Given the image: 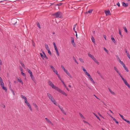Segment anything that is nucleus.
<instances>
[{"label":"nucleus","instance_id":"nucleus-49","mask_svg":"<svg viewBox=\"0 0 130 130\" xmlns=\"http://www.w3.org/2000/svg\"><path fill=\"white\" fill-rule=\"evenodd\" d=\"M62 3H59L58 4H57L56 5V6H60L61 5Z\"/></svg>","mask_w":130,"mask_h":130},{"label":"nucleus","instance_id":"nucleus-64","mask_svg":"<svg viewBox=\"0 0 130 130\" xmlns=\"http://www.w3.org/2000/svg\"><path fill=\"white\" fill-rule=\"evenodd\" d=\"M98 115L100 117H103L102 116V115H101V114L99 112L98 113Z\"/></svg>","mask_w":130,"mask_h":130},{"label":"nucleus","instance_id":"nucleus-55","mask_svg":"<svg viewBox=\"0 0 130 130\" xmlns=\"http://www.w3.org/2000/svg\"><path fill=\"white\" fill-rule=\"evenodd\" d=\"M79 60L81 62H84L83 60L82 59L80 58H79Z\"/></svg>","mask_w":130,"mask_h":130},{"label":"nucleus","instance_id":"nucleus-22","mask_svg":"<svg viewBox=\"0 0 130 130\" xmlns=\"http://www.w3.org/2000/svg\"><path fill=\"white\" fill-rule=\"evenodd\" d=\"M111 40L115 44H116V42L115 41V40L114 39V38L113 37H111Z\"/></svg>","mask_w":130,"mask_h":130},{"label":"nucleus","instance_id":"nucleus-1","mask_svg":"<svg viewBox=\"0 0 130 130\" xmlns=\"http://www.w3.org/2000/svg\"><path fill=\"white\" fill-rule=\"evenodd\" d=\"M48 83L52 87V88L58 91L59 92L61 93L64 95H65L66 96L67 95V94L61 90L60 89L56 86H55L53 83L50 81L49 80L48 81Z\"/></svg>","mask_w":130,"mask_h":130},{"label":"nucleus","instance_id":"nucleus-28","mask_svg":"<svg viewBox=\"0 0 130 130\" xmlns=\"http://www.w3.org/2000/svg\"><path fill=\"white\" fill-rule=\"evenodd\" d=\"M112 118L113 119V120L115 121V122L117 124H119L118 122L117 121V120L113 117H112Z\"/></svg>","mask_w":130,"mask_h":130},{"label":"nucleus","instance_id":"nucleus-37","mask_svg":"<svg viewBox=\"0 0 130 130\" xmlns=\"http://www.w3.org/2000/svg\"><path fill=\"white\" fill-rule=\"evenodd\" d=\"M19 62L21 64V65L23 67H25L24 64L22 63V62L21 61H20Z\"/></svg>","mask_w":130,"mask_h":130},{"label":"nucleus","instance_id":"nucleus-5","mask_svg":"<svg viewBox=\"0 0 130 130\" xmlns=\"http://www.w3.org/2000/svg\"><path fill=\"white\" fill-rule=\"evenodd\" d=\"M50 67L52 69V70L54 72L56 73L57 75H58V73L56 70L55 69V68L53 67L52 66H50Z\"/></svg>","mask_w":130,"mask_h":130},{"label":"nucleus","instance_id":"nucleus-11","mask_svg":"<svg viewBox=\"0 0 130 130\" xmlns=\"http://www.w3.org/2000/svg\"><path fill=\"white\" fill-rule=\"evenodd\" d=\"M26 105L28 106V107H29L30 110L31 111H32V109L30 104L29 103H28L26 104Z\"/></svg>","mask_w":130,"mask_h":130},{"label":"nucleus","instance_id":"nucleus-53","mask_svg":"<svg viewBox=\"0 0 130 130\" xmlns=\"http://www.w3.org/2000/svg\"><path fill=\"white\" fill-rule=\"evenodd\" d=\"M30 76L31 78L33 80L32 78H33V76L32 75V73L30 74Z\"/></svg>","mask_w":130,"mask_h":130},{"label":"nucleus","instance_id":"nucleus-44","mask_svg":"<svg viewBox=\"0 0 130 130\" xmlns=\"http://www.w3.org/2000/svg\"><path fill=\"white\" fill-rule=\"evenodd\" d=\"M40 55L41 56V57L43 59H44V56L43 55V54L41 53H40Z\"/></svg>","mask_w":130,"mask_h":130},{"label":"nucleus","instance_id":"nucleus-62","mask_svg":"<svg viewBox=\"0 0 130 130\" xmlns=\"http://www.w3.org/2000/svg\"><path fill=\"white\" fill-rule=\"evenodd\" d=\"M74 60L75 61V62L77 64H78V62L76 61V59H75L74 58Z\"/></svg>","mask_w":130,"mask_h":130},{"label":"nucleus","instance_id":"nucleus-7","mask_svg":"<svg viewBox=\"0 0 130 130\" xmlns=\"http://www.w3.org/2000/svg\"><path fill=\"white\" fill-rule=\"evenodd\" d=\"M117 73L120 76L121 78L123 80V82L124 83V84H125V83H126L127 82V81L125 79H124L123 77L121 75V74L119 72V71L118 72H117Z\"/></svg>","mask_w":130,"mask_h":130},{"label":"nucleus","instance_id":"nucleus-33","mask_svg":"<svg viewBox=\"0 0 130 130\" xmlns=\"http://www.w3.org/2000/svg\"><path fill=\"white\" fill-rule=\"evenodd\" d=\"M21 97L23 99H24V100L27 99L26 97H25V96H23V95H21Z\"/></svg>","mask_w":130,"mask_h":130},{"label":"nucleus","instance_id":"nucleus-18","mask_svg":"<svg viewBox=\"0 0 130 130\" xmlns=\"http://www.w3.org/2000/svg\"><path fill=\"white\" fill-rule=\"evenodd\" d=\"M55 49L56 52V53L58 56L59 55V52L57 48V47H55Z\"/></svg>","mask_w":130,"mask_h":130},{"label":"nucleus","instance_id":"nucleus-41","mask_svg":"<svg viewBox=\"0 0 130 130\" xmlns=\"http://www.w3.org/2000/svg\"><path fill=\"white\" fill-rule=\"evenodd\" d=\"M10 90L12 92V93L13 95H15V93H14V91H13V89L12 88H11Z\"/></svg>","mask_w":130,"mask_h":130},{"label":"nucleus","instance_id":"nucleus-61","mask_svg":"<svg viewBox=\"0 0 130 130\" xmlns=\"http://www.w3.org/2000/svg\"><path fill=\"white\" fill-rule=\"evenodd\" d=\"M117 5H118V7H120V3H119V2H118L117 4Z\"/></svg>","mask_w":130,"mask_h":130},{"label":"nucleus","instance_id":"nucleus-3","mask_svg":"<svg viewBox=\"0 0 130 130\" xmlns=\"http://www.w3.org/2000/svg\"><path fill=\"white\" fill-rule=\"evenodd\" d=\"M51 101L56 106H58V103H56V100L54 99L53 97L51 98L50 99Z\"/></svg>","mask_w":130,"mask_h":130},{"label":"nucleus","instance_id":"nucleus-52","mask_svg":"<svg viewBox=\"0 0 130 130\" xmlns=\"http://www.w3.org/2000/svg\"><path fill=\"white\" fill-rule=\"evenodd\" d=\"M24 101H25V103L26 104L28 103V102L27 101V99H26L25 100H24Z\"/></svg>","mask_w":130,"mask_h":130},{"label":"nucleus","instance_id":"nucleus-16","mask_svg":"<svg viewBox=\"0 0 130 130\" xmlns=\"http://www.w3.org/2000/svg\"><path fill=\"white\" fill-rule=\"evenodd\" d=\"M90 79V80L92 82V83L94 84L95 83L94 80L92 79L90 75V76L88 77Z\"/></svg>","mask_w":130,"mask_h":130},{"label":"nucleus","instance_id":"nucleus-43","mask_svg":"<svg viewBox=\"0 0 130 130\" xmlns=\"http://www.w3.org/2000/svg\"><path fill=\"white\" fill-rule=\"evenodd\" d=\"M82 69L83 70V71H84V72L85 73V72L87 71L85 69H84V68L83 67H82Z\"/></svg>","mask_w":130,"mask_h":130},{"label":"nucleus","instance_id":"nucleus-4","mask_svg":"<svg viewBox=\"0 0 130 130\" xmlns=\"http://www.w3.org/2000/svg\"><path fill=\"white\" fill-rule=\"evenodd\" d=\"M0 85L2 89L3 90H5V91L7 92V89L6 88V87H4V83H0Z\"/></svg>","mask_w":130,"mask_h":130},{"label":"nucleus","instance_id":"nucleus-24","mask_svg":"<svg viewBox=\"0 0 130 130\" xmlns=\"http://www.w3.org/2000/svg\"><path fill=\"white\" fill-rule=\"evenodd\" d=\"M123 67L126 70V71L127 72H128L129 71L127 69V68L126 67V66L125 65H124V66H123Z\"/></svg>","mask_w":130,"mask_h":130},{"label":"nucleus","instance_id":"nucleus-19","mask_svg":"<svg viewBox=\"0 0 130 130\" xmlns=\"http://www.w3.org/2000/svg\"><path fill=\"white\" fill-rule=\"evenodd\" d=\"M122 3L123 6L124 7H127L128 5V3H125L124 2H122Z\"/></svg>","mask_w":130,"mask_h":130},{"label":"nucleus","instance_id":"nucleus-17","mask_svg":"<svg viewBox=\"0 0 130 130\" xmlns=\"http://www.w3.org/2000/svg\"><path fill=\"white\" fill-rule=\"evenodd\" d=\"M71 42L73 45L74 46L75 45V44L74 42V38L73 37L71 38Z\"/></svg>","mask_w":130,"mask_h":130},{"label":"nucleus","instance_id":"nucleus-6","mask_svg":"<svg viewBox=\"0 0 130 130\" xmlns=\"http://www.w3.org/2000/svg\"><path fill=\"white\" fill-rule=\"evenodd\" d=\"M117 73L120 76L121 78L123 80V82L124 83V84H125V83H126L127 82V81L125 79H124L123 77L121 75V74L119 72V71L118 72H117Z\"/></svg>","mask_w":130,"mask_h":130},{"label":"nucleus","instance_id":"nucleus-54","mask_svg":"<svg viewBox=\"0 0 130 130\" xmlns=\"http://www.w3.org/2000/svg\"><path fill=\"white\" fill-rule=\"evenodd\" d=\"M119 34H120V35L122 36V34H121V31H120V30L119 29Z\"/></svg>","mask_w":130,"mask_h":130},{"label":"nucleus","instance_id":"nucleus-39","mask_svg":"<svg viewBox=\"0 0 130 130\" xmlns=\"http://www.w3.org/2000/svg\"><path fill=\"white\" fill-rule=\"evenodd\" d=\"M85 74L86 75H87V76H88V77L89 76H90V75L88 73L87 71L85 72Z\"/></svg>","mask_w":130,"mask_h":130},{"label":"nucleus","instance_id":"nucleus-30","mask_svg":"<svg viewBox=\"0 0 130 130\" xmlns=\"http://www.w3.org/2000/svg\"><path fill=\"white\" fill-rule=\"evenodd\" d=\"M76 25H77V24L75 25H74L73 28V30L76 33V32H77L75 30V28L76 27Z\"/></svg>","mask_w":130,"mask_h":130},{"label":"nucleus","instance_id":"nucleus-10","mask_svg":"<svg viewBox=\"0 0 130 130\" xmlns=\"http://www.w3.org/2000/svg\"><path fill=\"white\" fill-rule=\"evenodd\" d=\"M105 12L106 15H108L110 14V13L109 10L107 11H105Z\"/></svg>","mask_w":130,"mask_h":130},{"label":"nucleus","instance_id":"nucleus-26","mask_svg":"<svg viewBox=\"0 0 130 130\" xmlns=\"http://www.w3.org/2000/svg\"><path fill=\"white\" fill-rule=\"evenodd\" d=\"M79 114L80 117L82 119H85L84 117V116H83V115H82V114L80 113V112H79Z\"/></svg>","mask_w":130,"mask_h":130},{"label":"nucleus","instance_id":"nucleus-27","mask_svg":"<svg viewBox=\"0 0 130 130\" xmlns=\"http://www.w3.org/2000/svg\"><path fill=\"white\" fill-rule=\"evenodd\" d=\"M45 48H46V50H49V47H48V45L47 44H45Z\"/></svg>","mask_w":130,"mask_h":130},{"label":"nucleus","instance_id":"nucleus-32","mask_svg":"<svg viewBox=\"0 0 130 130\" xmlns=\"http://www.w3.org/2000/svg\"><path fill=\"white\" fill-rule=\"evenodd\" d=\"M27 71L30 74L32 73L31 71L28 69H27Z\"/></svg>","mask_w":130,"mask_h":130},{"label":"nucleus","instance_id":"nucleus-34","mask_svg":"<svg viewBox=\"0 0 130 130\" xmlns=\"http://www.w3.org/2000/svg\"><path fill=\"white\" fill-rule=\"evenodd\" d=\"M123 28H124L125 31L127 33L128 32L127 30V29L125 27H123Z\"/></svg>","mask_w":130,"mask_h":130},{"label":"nucleus","instance_id":"nucleus-63","mask_svg":"<svg viewBox=\"0 0 130 130\" xmlns=\"http://www.w3.org/2000/svg\"><path fill=\"white\" fill-rule=\"evenodd\" d=\"M18 81H19V82H21L22 81V80H20V79H19V78H18Z\"/></svg>","mask_w":130,"mask_h":130},{"label":"nucleus","instance_id":"nucleus-23","mask_svg":"<svg viewBox=\"0 0 130 130\" xmlns=\"http://www.w3.org/2000/svg\"><path fill=\"white\" fill-rule=\"evenodd\" d=\"M92 11H93V10L92 9L89 10L88 11L86 12V13H91L92 12Z\"/></svg>","mask_w":130,"mask_h":130},{"label":"nucleus","instance_id":"nucleus-60","mask_svg":"<svg viewBox=\"0 0 130 130\" xmlns=\"http://www.w3.org/2000/svg\"><path fill=\"white\" fill-rule=\"evenodd\" d=\"M53 45H54V47H56V45L55 44V43L54 42H53Z\"/></svg>","mask_w":130,"mask_h":130},{"label":"nucleus","instance_id":"nucleus-51","mask_svg":"<svg viewBox=\"0 0 130 130\" xmlns=\"http://www.w3.org/2000/svg\"><path fill=\"white\" fill-rule=\"evenodd\" d=\"M104 50L107 53H108V51L107 50L105 47H104Z\"/></svg>","mask_w":130,"mask_h":130},{"label":"nucleus","instance_id":"nucleus-15","mask_svg":"<svg viewBox=\"0 0 130 130\" xmlns=\"http://www.w3.org/2000/svg\"><path fill=\"white\" fill-rule=\"evenodd\" d=\"M108 89L110 92L111 94L113 95H116V94L115 93L112 91V90L110 88H108Z\"/></svg>","mask_w":130,"mask_h":130},{"label":"nucleus","instance_id":"nucleus-29","mask_svg":"<svg viewBox=\"0 0 130 130\" xmlns=\"http://www.w3.org/2000/svg\"><path fill=\"white\" fill-rule=\"evenodd\" d=\"M42 53L43 54L44 56V58H45L46 59H48V57L46 56V54H45V53H44V52H42Z\"/></svg>","mask_w":130,"mask_h":130},{"label":"nucleus","instance_id":"nucleus-12","mask_svg":"<svg viewBox=\"0 0 130 130\" xmlns=\"http://www.w3.org/2000/svg\"><path fill=\"white\" fill-rule=\"evenodd\" d=\"M64 71L66 72V73L70 77H72L71 76L68 71L66 69L64 70Z\"/></svg>","mask_w":130,"mask_h":130},{"label":"nucleus","instance_id":"nucleus-59","mask_svg":"<svg viewBox=\"0 0 130 130\" xmlns=\"http://www.w3.org/2000/svg\"><path fill=\"white\" fill-rule=\"evenodd\" d=\"M48 51V53L50 55H51V51H50V50H47Z\"/></svg>","mask_w":130,"mask_h":130},{"label":"nucleus","instance_id":"nucleus-46","mask_svg":"<svg viewBox=\"0 0 130 130\" xmlns=\"http://www.w3.org/2000/svg\"><path fill=\"white\" fill-rule=\"evenodd\" d=\"M33 105L35 107L37 108L38 107V106L36 104L34 103H33Z\"/></svg>","mask_w":130,"mask_h":130},{"label":"nucleus","instance_id":"nucleus-50","mask_svg":"<svg viewBox=\"0 0 130 130\" xmlns=\"http://www.w3.org/2000/svg\"><path fill=\"white\" fill-rule=\"evenodd\" d=\"M21 74L23 76H25L26 75L23 72H21Z\"/></svg>","mask_w":130,"mask_h":130},{"label":"nucleus","instance_id":"nucleus-20","mask_svg":"<svg viewBox=\"0 0 130 130\" xmlns=\"http://www.w3.org/2000/svg\"><path fill=\"white\" fill-rule=\"evenodd\" d=\"M88 55L93 60L95 58L94 56H93L92 55H91L90 54H88Z\"/></svg>","mask_w":130,"mask_h":130},{"label":"nucleus","instance_id":"nucleus-14","mask_svg":"<svg viewBox=\"0 0 130 130\" xmlns=\"http://www.w3.org/2000/svg\"><path fill=\"white\" fill-rule=\"evenodd\" d=\"M64 71L66 72V73L70 77H72L71 76L68 71L66 69L64 70Z\"/></svg>","mask_w":130,"mask_h":130},{"label":"nucleus","instance_id":"nucleus-40","mask_svg":"<svg viewBox=\"0 0 130 130\" xmlns=\"http://www.w3.org/2000/svg\"><path fill=\"white\" fill-rule=\"evenodd\" d=\"M0 83H3V79L1 77H0Z\"/></svg>","mask_w":130,"mask_h":130},{"label":"nucleus","instance_id":"nucleus-45","mask_svg":"<svg viewBox=\"0 0 130 130\" xmlns=\"http://www.w3.org/2000/svg\"><path fill=\"white\" fill-rule=\"evenodd\" d=\"M120 64H121L123 66L125 65V64L122 61H120Z\"/></svg>","mask_w":130,"mask_h":130},{"label":"nucleus","instance_id":"nucleus-25","mask_svg":"<svg viewBox=\"0 0 130 130\" xmlns=\"http://www.w3.org/2000/svg\"><path fill=\"white\" fill-rule=\"evenodd\" d=\"M93 114L100 121L101 120V119L99 118V117L97 115L95 114V113H93Z\"/></svg>","mask_w":130,"mask_h":130},{"label":"nucleus","instance_id":"nucleus-56","mask_svg":"<svg viewBox=\"0 0 130 130\" xmlns=\"http://www.w3.org/2000/svg\"><path fill=\"white\" fill-rule=\"evenodd\" d=\"M127 56L130 59V55L128 53H127Z\"/></svg>","mask_w":130,"mask_h":130},{"label":"nucleus","instance_id":"nucleus-58","mask_svg":"<svg viewBox=\"0 0 130 130\" xmlns=\"http://www.w3.org/2000/svg\"><path fill=\"white\" fill-rule=\"evenodd\" d=\"M60 80H61V82H62V83H63V84L64 86L65 87L66 86V85L65 84H64V82L61 79H60Z\"/></svg>","mask_w":130,"mask_h":130},{"label":"nucleus","instance_id":"nucleus-31","mask_svg":"<svg viewBox=\"0 0 130 130\" xmlns=\"http://www.w3.org/2000/svg\"><path fill=\"white\" fill-rule=\"evenodd\" d=\"M37 26L39 28V29L41 28V27L40 26V24L38 22H37Z\"/></svg>","mask_w":130,"mask_h":130},{"label":"nucleus","instance_id":"nucleus-35","mask_svg":"<svg viewBox=\"0 0 130 130\" xmlns=\"http://www.w3.org/2000/svg\"><path fill=\"white\" fill-rule=\"evenodd\" d=\"M61 111L62 112V113L64 114V115H66V113L65 112V111H64V110H63V108H61Z\"/></svg>","mask_w":130,"mask_h":130},{"label":"nucleus","instance_id":"nucleus-36","mask_svg":"<svg viewBox=\"0 0 130 130\" xmlns=\"http://www.w3.org/2000/svg\"><path fill=\"white\" fill-rule=\"evenodd\" d=\"M125 85H126L129 89H130V85L128 84L127 82L125 84Z\"/></svg>","mask_w":130,"mask_h":130},{"label":"nucleus","instance_id":"nucleus-38","mask_svg":"<svg viewBox=\"0 0 130 130\" xmlns=\"http://www.w3.org/2000/svg\"><path fill=\"white\" fill-rule=\"evenodd\" d=\"M119 115L122 118V119L124 121V120H125V119H124V117L122 115H121L120 114V113L119 114Z\"/></svg>","mask_w":130,"mask_h":130},{"label":"nucleus","instance_id":"nucleus-8","mask_svg":"<svg viewBox=\"0 0 130 130\" xmlns=\"http://www.w3.org/2000/svg\"><path fill=\"white\" fill-rule=\"evenodd\" d=\"M45 119L46 120V121H47V122L48 123H49L51 124L52 125H53V123L52 122L50 121L49 119H48L47 118H45Z\"/></svg>","mask_w":130,"mask_h":130},{"label":"nucleus","instance_id":"nucleus-21","mask_svg":"<svg viewBox=\"0 0 130 130\" xmlns=\"http://www.w3.org/2000/svg\"><path fill=\"white\" fill-rule=\"evenodd\" d=\"M93 60L94 61V62H96L97 64H98V65L99 64V63L98 61V60L96 59V58H95L93 59Z\"/></svg>","mask_w":130,"mask_h":130},{"label":"nucleus","instance_id":"nucleus-2","mask_svg":"<svg viewBox=\"0 0 130 130\" xmlns=\"http://www.w3.org/2000/svg\"><path fill=\"white\" fill-rule=\"evenodd\" d=\"M62 15V12L60 11L57 12L52 14V15L54 16L55 17L59 18H61Z\"/></svg>","mask_w":130,"mask_h":130},{"label":"nucleus","instance_id":"nucleus-47","mask_svg":"<svg viewBox=\"0 0 130 130\" xmlns=\"http://www.w3.org/2000/svg\"><path fill=\"white\" fill-rule=\"evenodd\" d=\"M124 121H125L126 122H127L128 124H130V122L129 120H127L126 119H125V120H124Z\"/></svg>","mask_w":130,"mask_h":130},{"label":"nucleus","instance_id":"nucleus-57","mask_svg":"<svg viewBox=\"0 0 130 130\" xmlns=\"http://www.w3.org/2000/svg\"><path fill=\"white\" fill-rule=\"evenodd\" d=\"M61 67L62 68V69L64 71L66 69H65L64 67L62 65H61Z\"/></svg>","mask_w":130,"mask_h":130},{"label":"nucleus","instance_id":"nucleus-13","mask_svg":"<svg viewBox=\"0 0 130 130\" xmlns=\"http://www.w3.org/2000/svg\"><path fill=\"white\" fill-rule=\"evenodd\" d=\"M64 71L66 72V73L70 77H72L71 76L68 71L66 69L64 70Z\"/></svg>","mask_w":130,"mask_h":130},{"label":"nucleus","instance_id":"nucleus-48","mask_svg":"<svg viewBox=\"0 0 130 130\" xmlns=\"http://www.w3.org/2000/svg\"><path fill=\"white\" fill-rule=\"evenodd\" d=\"M114 69L116 71V72H118L119 71L117 69V68L116 67H114Z\"/></svg>","mask_w":130,"mask_h":130},{"label":"nucleus","instance_id":"nucleus-42","mask_svg":"<svg viewBox=\"0 0 130 130\" xmlns=\"http://www.w3.org/2000/svg\"><path fill=\"white\" fill-rule=\"evenodd\" d=\"M91 40L92 42H95V39H94L93 37H92L91 38Z\"/></svg>","mask_w":130,"mask_h":130},{"label":"nucleus","instance_id":"nucleus-9","mask_svg":"<svg viewBox=\"0 0 130 130\" xmlns=\"http://www.w3.org/2000/svg\"><path fill=\"white\" fill-rule=\"evenodd\" d=\"M47 95L49 98V99H50L51 98L53 97V96L49 93H47Z\"/></svg>","mask_w":130,"mask_h":130}]
</instances>
